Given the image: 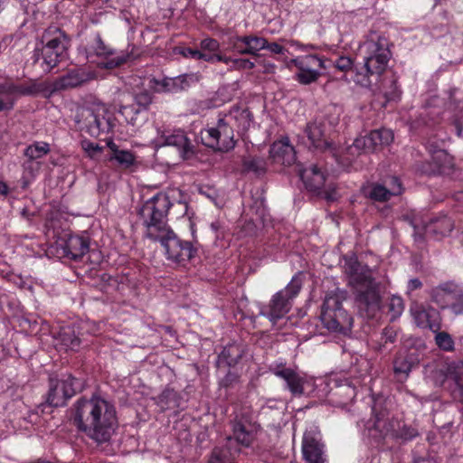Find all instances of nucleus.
Wrapping results in <instances>:
<instances>
[{
	"label": "nucleus",
	"instance_id": "obj_1",
	"mask_svg": "<svg viewBox=\"0 0 463 463\" xmlns=\"http://www.w3.org/2000/svg\"><path fill=\"white\" fill-rule=\"evenodd\" d=\"M171 205L167 195L158 194L140 207L138 215L146 228V236L161 242L168 260L184 263L194 257L195 250L191 242L178 239L167 226L166 215Z\"/></svg>",
	"mask_w": 463,
	"mask_h": 463
},
{
	"label": "nucleus",
	"instance_id": "obj_2",
	"mask_svg": "<svg viewBox=\"0 0 463 463\" xmlns=\"http://www.w3.org/2000/svg\"><path fill=\"white\" fill-rule=\"evenodd\" d=\"M345 273L348 285L355 291L359 313L366 318H373L381 309L382 297L380 284L373 278L372 270L355 257H350L345 259Z\"/></svg>",
	"mask_w": 463,
	"mask_h": 463
},
{
	"label": "nucleus",
	"instance_id": "obj_3",
	"mask_svg": "<svg viewBox=\"0 0 463 463\" xmlns=\"http://www.w3.org/2000/svg\"><path fill=\"white\" fill-rule=\"evenodd\" d=\"M70 38L58 27H49L42 36L44 43L36 48L33 54V64L43 73L47 74L67 57Z\"/></svg>",
	"mask_w": 463,
	"mask_h": 463
},
{
	"label": "nucleus",
	"instance_id": "obj_4",
	"mask_svg": "<svg viewBox=\"0 0 463 463\" xmlns=\"http://www.w3.org/2000/svg\"><path fill=\"white\" fill-rule=\"evenodd\" d=\"M346 297V291L339 288L326 295L320 318L324 326L329 331L345 335L351 331L353 317L342 306Z\"/></svg>",
	"mask_w": 463,
	"mask_h": 463
},
{
	"label": "nucleus",
	"instance_id": "obj_5",
	"mask_svg": "<svg viewBox=\"0 0 463 463\" xmlns=\"http://www.w3.org/2000/svg\"><path fill=\"white\" fill-rule=\"evenodd\" d=\"M115 120L114 115L99 105L80 108L76 116L80 131L92 137L110 134L115 127Z\"/></svg>",
	"mask_w": 463,
	"mask_h": 463
},
{
	"label": "nucleus",
	"instance_id": "obj_6",
	"mask_svg": "<svg viewBox=\"0 0 463 463\" xmlns=\"http://www.w3.org/2000/svg\"><path fill=\"white\" fill-rule=\"evenodd\" d=\"M366 47L370 54L364 58V63L356 69L354 81L364 87L371 86L373 80H378L386 70L391 57V52L378 42H368Z\"/></svg>",
	"mask_w": 463,
	"mask_h": 463
},
{
	"label": "nucleus",
	"instance_id": "obj_7",
	"mask_svg": "<svg viewBox=\"0 0 463 463\" xmlns=\"http://www.w3.org/2000/svg\"><path fill=\"white\" fill-rule=\"evenodd\" d=\"M303 276L302 273L294 276L283 290L279 291L272 297L266 310L261 312L273 325L285 317L291 309L292 299L298 294L302 287Z\"/></svg>",
	"mask_w": 463,
	"mask_h": 463
},
{
	"label": "nucleus",
	"instance_id": "obj_8",
	"mask_svg": "<svg viewBox=\"0 0 463 463\" xmlns=\"http://www.w3.org/2000/svg\"><path fill=\"white\" fill-rule=\"evenodd\" d=\"M296 172L307 191L325 198L327 202L336 200L335 187L331 184H326L325 174L316 165H312L308 168H303L302 165L297 164Z\"/></svg>",
	"mask_w": 463,
	"mask_h": 463
},
{
	"label": "nucleus",
	"instance_id": "obj_9",
	"mask_svg": "<svg viewBox=\"0 0 463 463\" xmlns=\"http://www.w3.org/2000/svg\"><path fill=\"white\" fill-rule=\"evenodd\" d=\"M233 137L232 128L223 118L218 120L215 128H210L201 132L203 144L220 152H228L235 146Z\"/></svg>",
	"mask_w": 463,
	"mask_h": 463
},
{
	"label": "nucleus",
	"instance_id": "obj_10",
	"mask_svg": "<svg viewBox=\"0 0 463 463\" xmlns=\"http://www.w3.org/2000/svg\"><path fill=\"white\" fill-rule=\"evenodd\" d=\"M118 426L116 411L107 403L86 435L98 444L109 442Z\"/></svg>",
	"mask_w": 463,
	"mask_h": 463
},
{
	"label": "nucleus",
	"instance_id": "obj_11",
	"mask_svg": "<svg viewBox=\"0 0 463 463\" xmlns=\"http://www.w3.org/2000/svg\"><path fill=\"white\" fill-rule=\"evenodd\" d=\"M107 403L106 401L101 399H81L78 401L73 416L74 425L79 430L86 434L94 423L95 419L107 406Z\"/></svg>",
	"mask_w": 463,
	"mask_h": 463
},
{
	"label": "nucleus",
	"instance_id": "obj_12",
	"mask_svg": "<svg viewBox=\"0 0 463 463\" xmlns=\"http://www.w3.org/2000/svg\"><path fill=\"white\" fill-rule=\"evenodd\" d=\"M393 140V133L391 129L381 128L371 131L368 135L354 139L353 145L348 147V153L352 156L360 152L370 153L388 146Z\"/></svg>",
	"mask_w": 463,
	"mask_h": 463
},
{
	"label": "nucleus",
	"instance_id": "obj_13",
	"mask_svg": "<svg viewBox=\"0 0 463 463\" xmlns=\"http://www.w3.org/2000/svg\"><path fill=\"white\" fill-rule=\"evenodd\" d=\"M82 388L83 383L71 375L55 383L52 379L47 402L53 407L62 406L68 399L71 398L77 392L81 391Z\"/></svg>",
	"mask_w": 463,
	"mask_h": 463
},
{
	"label": "nucleus",
	"instance_id": "obj_14",
	"mask_svg": "<svg viewBox=\"0 0 463 463\" xmlns=\"http://www.w3.org/2000/svg\"><path fill=\"white\" fill-rule=\"evenodd\" d=\"M298 69L296 74L297 80L301 84H310L317 80L321 73L317 68H325V61L317 55H307L295 61Z\"/></svg>",
	"mask_w": 463,
	"mask_h": 463
},
{
	"label": "nucleus",
	"instance_id": "obj_15",
	"mask_svg": "<svg viewBox=\"0 0 463 463\" xmlns=\"http://www.w3.org/2000/svg\"><path fill=\"white\" fill-rule=\"evenodd\" d=\"M92 79L90 72L82 69H73L64 75L57 78L52 84H49L47 91L50 93L67 90L82 86Z\"/></svg>",
	"mask_w": 463,
	"mask_h": 463
},
{
	"label": "nucleus",
	"instance_id": "obj_16",
	"mask_svg": "<svg viewBox=\"0 0 463 463\" xmlns=\"http://www.w3.org/2000/svg\"><path fill=\"white\" fill-rule=\"evenodd\" d=\"M326 128V126L324 122L317 120L307 123L304 128L310 146L320 151H326L332 147Z\"/></svg>",
	"mask_w": 463,
	"mask_h": 463
},
{
	"label": "nucleus",
	"instance_id": "obj_17",
	"mask_svg": "<svg viewBox=\"0 0 463 463\" xmlns=\"http://www.w3.org/2000/svg\"><path fill=\"white\" fill-rule=\"evenodd\" d=\"M443 145V141L440 144L431 138L428 141L427 148L430 154L432 163L435 165V167L431 169L432 172L444 173L450 170L454 165L453 157L446 151Z\"/></svg>",
	"mask_w": 463,
	"mask_h": 463
},
{
	"label": "nucleus",
	"instance_id": "obj_18",
	"mask_svg": "<svg viewBox=\"0 0 463 463\" xmlns=\"http://www.w3.org/2000/svg\"><path fill=\"white\" fill-rule=\"evenodd\" d=\"M49 83L32 80L29 84H14L10 81L0 84V93L8 95L35 96L47 91Z\"/></svg>",
	"mask_w": 463,
	"mask_h": 463
},
{
	"label": "nucleus",
	"instance_id": "obj_19",
	"mask_svg": "<svg viewBox=\"0 0 463 463\" xmlns=\"http://www.w3.org/2000/svg\"><path fill=\"white\" fill-rule=\"evenodd\" d=\"M269 156L275 164L290 166L296 163V151L288 142H274Z\"/></svg>",
	"mask_w": 463,
	"mask_h": 463
},
{
	"label": "nucleus",
	"instance_id": "obj_20",
	"mask_svg": "<svg viewBox=\"0 0 463 463\" xmlns=\"http://www.w3.org/2000/svg\"><path fill=\"white\" fill-rule=\"evenodd\" d=\"M302 453L307 463H325L323 445L310 435H305L302 441Z\"/></svg>",
	"mask_w": 463,
	"mask_h": 463
},
{
	"label": "nucleus",
	"instance_id": "obj_21",
	"mask_svg": "<svg viewBox=\"0 0 463 463\" xmlns=\"http://www.w3.org/2000/svg\"><path fill=\"white\" fill-rule=\"evenodd\" d=\"M61 246L63 250V256L73 260L80 259L89 250L88 241L77 235L70 236Z\"/></svg>",
	"mask_w": 463,
	"mask_h": 463
},
{
	"label": "nucleus",
	"instance_id": "obj_22",
	"mask_svg": "<svg viewBox=\"0 0 463 463\" xmlns=\"http://www.w3.org/2000/svg\"><path fill=\"white\" fill-rule=\"evenodd\" d=\"M457 289L458 286L451 282L440 284L431 289V300L438 304L441 308L450 307V304L454 299Z\"/></svg>",
	"mask_w": 463,
	"mask_h": 463
},
{
	"label": "nucleus",
	"instance_id": "obj_23",
	"mask_svg": "<svg viewBox=\"0 0 463 463\" xmlns=\"http://www.w3.org/2000/svg\"><path fill=\"white\" fill-rule=\"evenodd\" d=\"M364 191L367 197L376 202H387L392 196L400 194L399 186L387 187L377 183L371 184Z\"/></svg>",
	"mask_w": 463,
	"mask_h": 463
},
{
	"label": "nucleus",
	"instance_id": "obj_24",
	"mask_svg": "<svg viewBox=\"0 0 463 463\" xmlns=\"http://www.w3.org/2000/svg\"><path fill=\"white\" fill-rule=\"evenodd\" d=\"M165 144L177 147L182 156H186L192 151V144L183 130H175L165 136Z\"/></svg>",
	"mask_w": 463,
	"mask_h": 463
},
{
	"label": "nucleus",
	"instance_id": "obj_25",
	"mask_svg": "<svg viewBox=\"0 0 463 463\" xmlns=\"http://www.w3.org/2000/svg\"><path fill=\"white\" fill-rule=\"evenodd\" d=\"M245 353L242 345L231 344L223 348L218 358L219 364H224L229 367L234 366L241 359Z\"/></svg>",
	"mask_w": 463,
	"mask_h": 463
},
{
	"label": "nucleus",
	"instance_id": "obj_26",
	"mask_svg": "<svg viewBox=\"0 0 463 463\" xmlns=\"http://www.w3.org/2000/svg\"><path fill=\"white\" fill-rule=\"evenodd\" d=\"M157 86H160V89H156V91H174L184 90L188 86V83L184 75L175 78H165L162 80H158L155 78L151 79L150 87L156 88Z\"/></svg>",
	"mask_w": 463,
	"mask_h": 463
},
{
	"label": "nucleus",
	"instance_id": "obj_27",
	"mask_svg": "<svg viewBox=\"0 0 463 463\" xmlns=\"http://www.w3.org/2000/svg\"><path fill=\"white\" fill-rule=\"evenodd\" d=\"M242 173H252L256 177L263 176L267 172V164L264 158L260 156H244L241 161Z\"/></svg>",
	"mask_w": 463,
	"mask_h": 463
},
{
	"label": "nucleus",
	"instance_id": "obj_28",
	"mask_svg": "<svg viewBox=\"0 0 463 463\" xmlns=\"http://www.w3.org/2000/svg\"><path fill=\"white\" fill-rule=\"evenodd\" d=\"M453 229V222L448 217H442L429 223L425 227V232L427 235L439 237L446 236L450 233Z\"/></svg>",
	"mask_w": 463,
	"mask_h": 463
},
{
	"label": "nucleus",
	"instance_id": "obj_29",
	"mask_svg": "<svg viewBox=\"0 0 463 463\" xmlns=\"http://www.w3.org/2000/svg\"><path fill=\"white\" fill-rule=\"evenodd\" d=\"M108 146L111 150V155L109 157V161H116L122 168H128L133 165L135 157L131 152L119 150L112 141L108 143Z\"/></svg>",
	"mask_w": 463,
	"mask_h": 463
},
{
	"label": "nucleus",
	"instance_id": "obj_30",
	"mask_svg": "<svg viewBox=\"0 0 463 463\" xmlns=\"http://www.w3.org/2000/svg\"><path fill=\"white\" fill-rule=\"evenodd\" d=\"M238 41H242L245 45V50L241 51L242 54L255 55L258 51L263 50L267 46V40L257 36H243Z\"/></svg>",
	"mask_w": 463,
	"mask_h": 463
},
{
	"label": "nucleus",
	"instance_id": "obj_31",
	"mask_svg": "<svg viewBox=\"0 0 463 463\" xmlns=\"http://www.w3.org/2000/svg\"><path fill=\"white\" fill-rule=\"evenodd\" d=\"M50 152V146L45 142H35L24 150V156L28 157L26 164H32L33 160L40 159Z\"/></svg>",
	"mask_w": 463,
	"mask_h": 463
},
{
	"label": "nucleus",
	"instance_id": "obj_32",
	"mask_svg": "<svg viewBox=\"0 0 463 463\" xmlns=\"http://www.w3.org/2000/svg\"><path fill=\"white\" fill-rule=\"evenodd\" d=\"M331 394L335 398H338L337 403L345 405L351 401L354 395V388L348 383L338 385L335 390H331Z\"/></svg>",
	"mask_w": 463,
	"mask_h": 463
},
{
	"label": "nucleus",
	"instance_id": "obj_33",
	"mask_svg": "<svg viewBox=\"0 0 463 463\" xmlns=\"http://www.w3.org/2000/svg\"><path fill=\"white\" fill-rule=\"evenodd\" d=\"M181 53L184 57H190L195 60H204L208 61H224L225 63H228V61H230V59L224 58L219 54H207L192 48H184Z\"/></svg>",
	"mask_w": 463,
	"mask_h": 463
},
{
	"label": "nucleus",
	"instance_id": "obj_34",
	"mask_svg": "<svg viewBox=\"0 0 463 463\" xmlns=\"http://www.w3.org/2000/svg\"><path fill=\"white\" fill-rule=\"evenodd\" d=\"M448 376L454 382V386L451 388V394L455 400H458L460 402L463 401V382L461 377L458 373L454 371V367L452 365L449 366L448 369Z\"/></svg>",
	"mask_w": 463,
	"mask_h": 463
},
{
	"label": "nucleus",
	"instance_id": "obj_35",
	"mask_svg": "<svg viewBox=\"0 0 463 463\" xmlns=\"http://www.w3.org/2000/svg\"><path fill=\"white\" fill-rule=\"evenodd\" d=\"M233 438L242 446L249 447L252 441V435L246 430L245 426L237 422L233 426Z\"/></svg>",
	"mask_w": 463,
	"mask_h": 463
},
{
	"label": "nucleus",
	"instance_id": "obj_36",
	"mask_svg": "<svg viewBox=\"0 0 463 463\" xmlns=\"http://www.w3.org/2000/svg\"><path fill=\"white\" fill-rule=\"evenodd\" d=\"M59 337L62 345L71 349H74L80 345V338L75 335L74 331L71 328H63L59 333Z\"/></svg>",
	"mask_w": 463,
	"mask_h": 463
},
{
	"label": "nucleus",
	"instance_id": "obj_37",
	"mask_svg": "<svg viewBox=\"0 0 463 463\" xmlns=\"http://www.w3.org/2000/svg\"><path fill=\"white\" fill-rule=\"evenodd\" d=\"M412 316L417 326L423 327L427 325L426 322L429 318L438 317V312L434 309L427 311L423 307H418L417 309L412 310Z\"/></svg>",
	"mask_w": 463,
	"mask_h": 463
},
{
	"label": "nucleus",
	"instance_id": "obj_38",
	"mask_svg": "<svg viewBox=\"0 0 463 463\" xmlns=\"http://www.w3.org/2000/svg\"><path fill=\"white\" fill-rule=\"evenodd\" d=\"M306 380L298 373H296L291 380L288 383L287 388L293 395L300 396L304 393V384Z\"/></svg>",
	"mask_w": 463,
	"mask_h": 463
},
{
	"label": "nucleus",
	"instance_id": "obj_39",
	"mask_svg": "<svg viewBox=\"0 0 463 463\" xmlns=\"http://www.w3.org/2000/svg\"><path fill=\"white\" fill-rule=\"evenodd\" d=\"M411 370V364L405 357L399 356L394 360L393 371L395 374L401 375L402 380L405 379Z\"/></svg>",
	"mask_w": 463,
	"mask_h": 463
},
{
	"label": "nucleus",
	"instance_id": "obj_40",
	"mask_svg": "<svg viewBox=\"0 0 463 463\" xmlns=\"http://www.w3.org/2000/svg\"><path fill=\"white\" fill-rule=\"evenodd\" d=\"M396 336L397 332L392 327L384 328L382 333V342L377 347H375V349L378 350L379 352L386 350V345L388 343L393 344L395 342Z\"/></svg>",
	"mask_w": 463,
	"mask_h": 463
},
{
	"label": "nucleus",
	"instance_id": "obj_41",
	"mask_svg": "<svg viewBox=\"0 0 463 463\" xmlns=\"http://www.w3.org/2000/svg\"><path fill=\"white\" fill-rule=\"evenodd\" d=\"M436 345L444 351H452L454 342L447 332H439L435 336Z\"/></svg>",
	"mask_w": 463,
	"mask_h": 463
},
{
	"label": "nucleus",
	"instance_id": "obj_42",
	"mask_svg": "<svg viewBox=\"0 0 463 463\" xmlns=\"http://www.w3.org/2000/svg\"><path fill=\"white\" fill-rule=\"evenodd\" d=\"M134 99L140 108L147 109L149 105L153 102V94L148 90H142L135 94Z\"/></svg>",
	"mask_w": 463,
	"mask_h": 463
},
{
	"label": "nucleus",
	"instance_id": "obj_43",
	"mask_svg": "<svg viewBox=\"0 0 463 463\" xmlns=\"http://www.w3.org/2000/svg\"><path fill=\"white\" fill-rule=\"evenodd\" d=\"M270 371L278 377H280L286 382V384L291 380L293 375L297 373L295 370L286 367L283 364H277L270 368Z\"/></svg>",
	"mask_w": 463,
	"mask_h": 463
},
{
	"label": "nucleus",
	"instance_id": "obj_44",
	"mask_svg": "<svg viewBox=\"0 0 463 463\" xmlns=\"http://www.w3.org/2000/svg\"><path fill=\"white\" fill-rule=\"evenodd\" d=\"M133 59H134V57L132 56L131 53L122 52L121 54L109 59L106 62V68H108V69L117 68V67H119V66L127 63L128 61H129Z\"/></svg>",
	"mask_w": 463,
	"mask_h": 463
},
{
	"label": "nucleus",
	"instance_id": "obj_45",
	"mask_svg": "<svg viewBox=\"0 0 463 463\" xmlns=\"http://www.w3.org/2000/svg\"><path fill=\"white\" fill-rule=\"evenodd\" d=\"M418 435L419 431L416 428L405 424L401 427L397 432V437L403 440H411Z\"/></svg>",
	"mask_w": 463,
	"mask_h": 463
},
{
	"label": "nucleus",
	"instance_id": "obj_46",
	"mask_svg": "<svg viewBox=\"0 0 463 463\" xmlns=\"http://www.w3.org/2000/svg\"><path fill=\"white\" fill-rule=\"evenodd\" d=\"M81 146L83 150L88 154V156L91 158L97 157L102 152L103 149L98 144H95L89 140L82 141Z\"/></svg>",
	"mask_w": 463,
	"mask_h": 463
},
{
	"label": "nucleus",
	"instance_id": "obj_47",
	"mask_svg": "<svg viewBox=\"0 0 463 463\" xmlns=\"http://www.w3.org/2000/svg\"><path fill=\"white\" fill-rule=\"evenodd\" d=\"M450 308L456 315L463 313V290L458 288L455 293L453 301L450 304Z\"/></svg>",
	"mask_w": 463,
	"mask_h": 463
},
{
	"label": "nucleus",
	"instance_id": "obj_48",
	"mask_svg": "<svg viewBox=\"0 0 463 463\" xmlns=\"http://www.w3.org/2000/svg\"><path fill=\"white\" fill-rule=\"evenodd\" d=\"M118 112L126 118L128 123L132 125L135 124V115L138 113V110L135 109L131 106H123L119 107Z\"/></svg>",
	"mask_w": 463,
	"mask_h": 463
},
{
	"label": "nucleus",
	"instance_id": "obj_49",
	"mask_svg": "<svg viewBox=\"0 0 463 463\" xmlns=\"http://www.w3.org/2000/svg\"><path fill=\"white\" fill-rule=\"evenodd\" d=\"M335 66L341 71H348L353 69V61L346 56H341L335 61Z\"/></svg>",
	"mask_w": 463,
	"mask_h": 463
},
{
	"label": "nucleus",
	"instance_id": "obj_50",
	"mask_svg": "<svg viewBox=\"0 0 463 463\" xmlns=\"http://www.w3.org/2000/svg\"><path fill=\"white\" fill-rule=\"evenodd\" d=\"M201 48L203 50H208L214 52L219 48V43L215 39L206 38L201 42Z\"/></svg>",
	"mask_w": 463,
	"mask_h": 463
},
{
	"label": "nucleus",
	"instance_id": "obj_51",
	"mask_svg": "<svg viewBox=\"0 0 463 463\" xmlns=\"http://www.w3.org/2000/svg\"><path fill=\"white\" fill-rule=\"evenodd\" d=\"M241 36L232 37L230 39V44L232 46V48L237 51L238 52L241 53V51L245 50V45L242 41H238L239 39H241Z\"/></svg>",
	"mask_w": 463,
	"mask_h": 463
},
{
	"label": "nucleus",
	"instance_id": "obj_52",
	"mask_svg": "<svg viewBox=\"0 0 463 463\" xmlns=\"http://www.w3.org/2000/svg\"><path fill=\"white\" fill-rule=\"evenodd\" d=\"M14 108V100L10 98L3 99L0 97V112L9 111Z\"/></svg>",
	"mask_w": 463,
	"mask_h": 463
},
{
	"label": "nucleus",
	"instance_id": "obj_53",
	"mask_svg": "<svg viewBox=\"0 0 463 463\" xmlns=\"http://www.w3.org/2000/svg\"><path fill=\"white\" fill-rule=\"evenodd\" d=\"M403 307L402 300L400 298H392L390 303V309L401 313Z\"/></svg>",
	"mask_w": 463,
	"mask_h": 463
},
{
	"label": "nucleus",
	"instance_id": "obj_54",
	"mask_svg": "<svg viewBox=\"0 0 463 463\" xmlns=\"http://www.w3.org/2000/svg\"><path fill=\"white\" fill-rule=\"evenodd\" d=\"M265 49H268L269 51H270L271 52L273 53H278V54H283L285 52V48L281 45H279V43H269L267 42V46Z\"/></svg>",
	"mask_w": 463,
	"mask_h": 463
},
{
	"label": "nucleus",
	"instance_id": "obj_55",
	"mask_svg": "<svg viewBox=\"0 0 463 463\" xmlns=\"http://www.w3.org/2000/svg\"><path fill=\"white\" fill-rule=\"evenodd\" d=\"M436 317L433 318H429L426 322V326L424 327L430 328L434 333H439L438 331L440 329V323L435 319Z\"/></svg>",
	"mask_w": 463,
	"mask_h": 463
},
{
	"label": "nucleus",
	"instance_id": "obj_56",
	"mask_svg": "<svg viewBox=\"0 0 463 463\" xmlns=\"http://www.w3.org/2000/svg\"><path fill=\"white\" fill-rule=\"evenodd\" d=\"M233 62L240 68L243 69H252L254 67V62L247 60V59H238L234 60Z\"/></svg>",
	"mask_w": 463,
	"mask_h": 463
},
{
	"label": "nucleus",
	"instance_id": "obj_57",
	"mask_svg": "<svg viewBox=\"0 0 463 463\" xmlns=\"http://www.w3.org/2000/svg\"><path fill=\"white\" fill-rule=\"evenodd\" d=\"M97 43H98V46H97L96 51L99 55L111 54V52L107 51L106 46H105L104 43L102 42V40L100 39V37L97 38Z\"/></svg>",
	"mask_w": 463,
	"mask_h": 463
},
{
	"label": "nucleus",
	"instance_id": "obj_58",
	"mask_svg": "<svg viewBox=\"0 0 463 463\" xmlns=\"http://www.w3.org/2000/svg\"><path fill=\"white\" fill-rule=\"evenodd\" d=\"M422 283L419 279H411L408 282V290L413 291L415 289H418L421 288Z\"/></svg>",
	"mask_w": 463,
	"mask_h": 463
},
{
	"label": "nucleus",
	"instance_id": "obj_59",
	"mask_svg": "<svg viewBox=\"0 0 463 463\" xmlns=\"http://www.w3.org/2000/svg\"><path fill=\"white\" fill-rule=\"evenodd\" d=\"M386 186L387 187L399 186V188H400V194H402V183H401L400 179L398 177H396V176L391 177L390 180H389V183H388V184Z\"/></svg>",
	"mask_w": 463,
	"mask_h": 463
},
{
	"label": "nucleus",
	"instance_id": "obj_60",
	"mask_svg": "<svg viewBox=\"0 0 463 463\" xmlns=\"http://www.w3.org/2000/svg\"><path fill=\"white\" fill-rule=\"evenodd\" d=\"M455 128L458 136L463 137V118L455 120Z\"/></svg>",
	"mask_w": 463,
	"mask_h": 463
},
{
	"label": "nucleus",
	"instance_id": "obj_61",
	"mask_svg": "<svg viewBox=\"0 0 463 463\" xmlns=\"http://www.w3.org/2000/svg\"><path fill=\"white\" fill-rule=\"evenodd\" d=\"M392 84L393 86V90L385 94L387 97H389V99H394L397 96V87L395 80H392Z\"/></svg>",
	"mask_w": 463,
	"mask_h": 463
},
{
	"label": "nucleus",
	"instance_id": "obj_62",
	"mask_svg": "<svg viewBox=\"0 0 463 463\" xmlns=\"http://www.w3.org/2000/svg\"><path fill=\"white\" fill-rule=\"evenodd\" d=\"M172 396H175V392L171 390H165V392H162L159 398L161 401H163V399L170 398Z\"/></svg>",
	"mask_w": 463,
	"mask_h": 463
},
{
	"label": "nucleus",
	"instance_id": "obj_63",
	"mask_svg": "<svg viewBox=\"0 0 463 463\" xmlns=\"http://www.w3.org/2000/svg\"><path fill=\"white\" fill-rule=\"evenodd\" d=\"M8 191L7 185L0 181V194H6Z\"/></svg>",
	"mask_w": 463,
	"mask_h": 463
},
{
	"label": "nucleus",
	"instance_id": "obj_64",
	"mask_svg": "<svg viewBox=\"0 0 463 463\" xmlns=\"http://www.w3.org/2000/svg\"><path fill=\"white\" fill-rule=\"evenodd\" d=\"M236 379V376L234 374H232V373H228L225 377V379L223 380L224 383H225V385H228V383L229 382H232V380Z\"/></svg>",
	"mask_w": 463,
	"mask_h": 463
}]
</instances>
